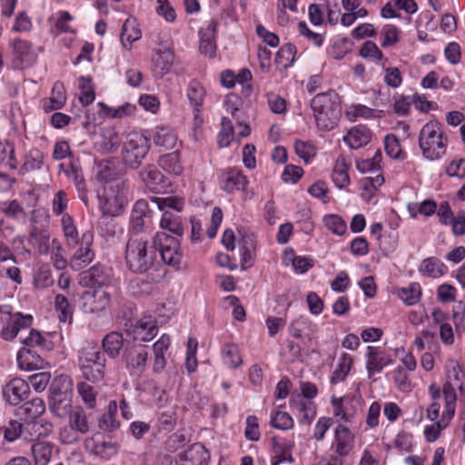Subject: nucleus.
I'll return each mask as SVG.
<instances>
[{"label":"nucleus","instance_id":"nucleus-19","mask_svg":"<svg viewBox=\"0 0 465 465\" xmlns=\"http://www.w3.org/2000/svg\"><path fill=\"white\" fill-rule=\"evenodd\" d=\"M222 189L227 193L233 190H245L248 180L240 170L228 168L222 170L220 174Z\"/></svg>","mask_w":465,"mask_h":465},{"label":"nucleus","instance_id":"nucleus-47","mask_svg":"<svg viewBox=\"0 0 465 465\" xmlns=\"http://www.w3.org/2000/svg\"><path fill=\"white\" fill-rule=\"evenodd\" d=\"M152 203H155L159 210L165 213L166 211L181 212L184 206V201L178 196L153 197Z\"/></svg>","mask_w":465,"mask_h":465},{"label":"nucleus","instance_id":"nucleus-38","mask_svg":"<svg viewBox=\"0 0 465 465\" xmlns=\"http://www.w3.org/2000/svg\"><path fill=\"white\" fill-rule=\"evenodd\" d=\"M315 326L316 325L308 317L300 316L292 322L289 327V331L294 338L300 339L302 338V333H305V335L311 339Z\"/></svg>","mask_w":465,"mask_h":465},{"label":"nucleus","instance_id":"nucleus-1","mask_svg":"<svg viewBox=\"0 0 465 465\" xmlns=\"http://www.w3.org/2000/svg\"><path fill=\"white\" fill-rule=\"evenodd\" d=\"M125 264L133 273L143 274L149 272L156 261L153 242L149 243L143 235H133L127 241L124 252Z\"/></svg>","mask_w":465,"mask_h":465},{"label":"nucleus","instance_id":"nucleus-64","mask_svg":"<svg viewBox=\"0 0 465 465\" xmlns=\"http://www.w3.org/2000/svg\"><path fill=\"white\" fill-rule=\"evenodd\" d=\"M223 354L226 364L232 369L238 368L242 362L239 349L234 344L225 345L223 349Z\"/></svg>","mask_w":465,"mask_h":465},{"label":"nucleus","instance_id":"nucleus-58","mask_svg":"<svg viewBox=\"0 0 465 465\" xmlns=\"http://www.w3.org/2000/svg\"><path fill=\"white\" fill-rule=\"evenodd\" d=\"M222 129L218 134V144L221 148H224L230 145L232 139L233 138V126L232 121L227 117H223L221 121Z\"/></svg>","mask_w":465,"mask_h":465},{"label":"nucleus","instance_id":"nucleus-8","mask_svg":"<svg viewBox=\"0 0 465 465\" xmlns=\"http://www.w3.org/2000/svg\"><path fill=\"white\" fill-rule=\"evenodd\" d=\"M126 331L129 334H133L134 341H150L153 340L158 331L156 321L151 316L146 315L141 319L134 320L130 322V325L127 323Z\"/></svg>","mask_w":465,"mask_h":465},{"label":"nucleus","instance_id":"nucleus-43","mask_svg":"<svg viewBox=\"0 0 465 465\" xmlns=\"http://www.w3.org/2000/svg\"><path fill=\"white\" fill-rule=\"evenodd\" d=\"M352 364V357L346 352L342 353L339 358L338 365L331 377V382L332 384H336L343 381L349 374Z\"/></svg>","mask_w":465,"mask_h":465},{"label":"nucleus","instance_id":"nucleus-30","mask_svg":"<svg viewBox=\"0 0 465 465\" xmlns=\"http://www.w3.org/2000/svg\"><path fill=\"white\" fill-rule=\"evenodd\" d=\"M69 425L81 434H86L90 430V420L92 413L87 414L84 408L77 406L68 415Z\"/></svg>","mask_w":465,"mask_h":465},{"label":"nucleus","instance_id":"nucleus-61","mask_svg":"<svg viewBox=\"0 0 465 465\" xmlns=\"http://www.w3.org/2000/svg\"><path fill=\"white\" fill-rule=\"evenodd\" d=\"M450 420H448V416L443 412L441 420H437L435 424L427 426L424 430V435L428 442L435 441L440 433V430L449 425Z\"/></svg>","mask_w":465,"mask_h":465},{"label":"nucleus","instance_id":"nucleus-48","mask_svg":"<svg viewBox=\"0 0 465 465\" xmlns=\"http://www.w3.org/2000/svg\"><path fill=\"white\" fill-rule=\"evenodd\" d=\"M399 298L407 305L417 303L421 296V288L418 282H412L408 287L398 291Z\"/></svg>","mask_w":465,"mask_h":465},{"label":"nucleus","instance_id":"nucleus-9","mask_svg":"<svg viewBox=\"0 0 465 465\" xmlns=\"http://www.w3.org/2000/svg\"><path fill=\"white\" fill-rule=\"evenodd\" d=\"M148 351L149 347L141 342H134L126 346L124 358L127 369H129L132 373H141L144 371L148 360Z\"/></svg>","mask_w":465,"mask_h":465},{"label":"nucleus","instance_id":"nucleus-24","mask_svg":"<svg viewBox=\"0 0 465 465\" xmlns=\"http://www.w3.org/2000/svg\"><path fill=\"white\" fill-rule=\"evenodd\" d=\"M371 139V130L363 125L351 128L347 135L343 137V141L352 149H358L368 144Z\"/></svg>","mask_w":465,"mask_h":465},{"label":"nucleus","instance_id":"nucleus-49","mask_svg":"<svg viewBox=\"0 0 465 465\" xmlns=\"http://www.w3.org/2000/svg\"><path fill=\"white\" fill-rule=\"evenodd\" d=\"M44 164V153L38 149H31L24 159L22 170L25 172H34L41 169Z\"/></svg>","mask_w":465,"mask_h":465},{"label":"nucleus","instance_id":"nucleus-27","mask_svg":"<svg viewBox=\"0 0 465 465\" xmlns=\"http://www.w3.org/2000/svg\"><path fill=\"white\" fill-rule=\"evenodd\" d=\"M149 213V206L146 200L141 199L136 201L134 203L131 219H130V224H131V231L137 235L144 225V217Z\"/></svg>","mask_w":465,"mask_h":465},{"label":"nucleus","instance_id":"nucleus-32","mask_svg":"<svg viewBox=\"0 0 465 465\" xmlns=\"http://www.w3.org/2000/svg\"><path fill=\"white\" fill-rule=\"evenodd\" d=\"M118 411L117 402L110 401L106 413L98 419V427L105 431L113 432L120 427V422L115 419Z\"/></svg>","mask_w":465,"mask_h":465},{"label":"nucleus","instance_id":"nucleus-60","mask_svg":"<svg viewBox=\"0 0 465 465\" xmlns=\"http://www.w3.org/2000/svg\"><path fill=\"white\" fill-rule=\"evenodd\" d=\"M204 94L203 86L196 80L191 81L187 90V96L193 106L199 107L203 104Z\"/></svg>","mask_w":465,"mask_h":465},{"label":"nucleus","instance_id":"nucleus-59","mask_svg":"<svg viewBox=\"0 0 465 465\" xmlns=\"http://www.w3.org/2000/svg\"><path fill=\"white\" fill-rule=\"evenodd\" d=\"M326 228L332 233L343 235L346 232L347 225L343 219L337 214H327L323 217Z\"/></svg>","mask_w":465,"mask_h":465},{"label":"nucleus","instance_id":"nucleus-6","mask_svg":"<svg viewBox=\"0 0 465 465\" xmlns=\"http://www.w3.org/2000/svg\"><path fill=\"white\" fill-rule=\"evenodd\" d=\"M149 149L150 143L146 136L137 133L129 134L122 151L124 164L132 169H137L147 155Z\"/></svg>","mask_w":465,"mask_h":465},{"label":"nucleus","instance_id":"nucleus-4","mask_svg":"<svg viewBox=\"0 0 465 465\" xmlns=\"http://www.w3.org/2000/svg\"><path fill=\"white\" fill-rule=\"evenodd\" d=\"M104 352L95 348H86L79 356V366L83 377L92 382L102 381L105 373Z\"/></svg>","mask_w":465,"mask_h":465},{"label":"nucleus","instance_id":"nucleus-15","mask_svg":"<svg viewBox=\"0 0 465 465\" xmlns=\"http://www.w3.org/2000/svg\"><path fill=\"white\" fill-rule=\"evenodd\" d=\"M210 453L202 443H193L179 454V465H208Z\"/></svg>","mask_w":465,"mask_h":465},{"label":"nucleus","instance_id":"nucleus-31","mask_svg":"<svg viewBox=\"0 0 465 465\" xmlns=\"http://www.w3.org/2000/svg\"><path fill=\"white\" fill-rule=\"evenodd\" d=\"M48 400L50 411L58 418H65L74 411L72 396L49 397Z\"/></svg>","mask_w":465,"mask_h":465},{"label":"nucleus","instance_id":"nucleus-7","mask_svg":"<svg viewBox=\"0 0 465 465\" xmlns=\"http://www.w3.org/2000/svg\"><path fill=\"white\" fill-rule=\"evenodd\" d=\"M156 253L159 252L163 262L170 266H179L183 258L180 241L167 234L157 232L153 236Z\"/></svg>","mask_w":465,"mask_h":465},{"label":"nucleus","instance_id":"nucleus-5","mask_svg":"<svg viewBox=\"0 0 465 465\" xmlns=\"http://www.w3.org/2000/svg\"><path fill=\"white\" fill-rule=\"evenodd\" d=\"M33 320L31 314L12 313L9 306H0V337L13 341L21 330L31 327Z\"/></svg>","mask_w":465,"mask_h":465},{"label":"nucleus","instance_id":"nucleus-39","mask_svg":"<svg viewBox=\"0 0 465 465\" xmlns=\"http://www.w3.org/2000/svg\"><path fill=\"white\" fill-rule=\"evenodd\" d=\"M176 405L158 410V424L161 430L172 431L176 426Z\"/></svg>","mask_w":465,"mask_h":465},{"label":"nucleus","instance_id":"nucleus-25","mask_svg":"<svg viewBox=\"0 0 465 465\" xmlns=\"http://www.w3.org/2000/svg\"><path fill=\"white\" fill-rule=\"evenodd\" d=\"M174 60V54L170 48L159 49L153 57L154 72L160 77L170 72Z\"/></svg>","mask_w":465,"mask_h":465},{"label":"nucleus","instance_id":"nucleus-26","mask_svg":"<svg viewBox=\"0 0 465 465\" xmlns=\"http://www.w3.org/2000/svg\"><path fill=\"white\" fill-rule=\"evenodd\" d=\"M29 348H22L17 353V363L20 369L25 371H33L39 369L44 364L43 358Z\"/></svg>","mask_w":465,"mask_h":465},{"label":"nucleus","instance_id":"nucleus-53","mask_svg":"<svg viewBox=\"0 0 465 465\" xmlns=\"http://www.w3.org/2000/svg\"><path fill=\"white\" fill-rule=\"evenodd\" d=\"M98 106H100L105 113L106 116L111 118H123L124 116H129L133 114L136 109L134 104L126 103L117 108H112L107 106L103 102L98 103Z\"/></svg>","mask_w":465,"mask_h":465},{"label":"nucleus","instance_id":"nucleus-13","mask_svg":"<svg viewBox=\"0 0 465 465\" xmlns=\"http://www.w3.org/2000/svg\"><path fill=\"white\" fill-rule=\"evenodd\" d=\"M84 310L89 313H98L110 303L111 296L104 290L87 291L83 293Z\"/></svg>","mask_w":465,"mask_h":465},{"label":"nucleus","instance_id":"nucleus-35","mask_svg":"<svg viewBox=\"0 0 465 465\" xmlns=\"http://www.w3.org/2000/svg\"><path fill=\"white\" fill-rule=\"evenodd\" d=\"M447 267L436 257L424 259L419 268L420 273L430 278H439L446 272Z\"/></svg>","mask_w":465,"mask_h":465},{"label":"nucleus","instance_id":"nucleus-18","mask_svg":"<svg viewBox=\"0 0 465 465\" xmlns=\"http://www.w3.org/2000/svg\"><path fill=\"white\" fill-rule=\"evenodd\" d=\"M354 434L345 425L339 424L334 430L331 449L341 457H346L353 448Z\"/></svg>","mask_w":465,"mask_h":465},{"label":"nucleus","instance_id":"nucleus-36","mask_svg":"<svg viewBox=\"0 0 465 465\" xmlns=\"http://www.w3.org/2000/svg\"><path fill=\"white\" fill-rule=\"evenodd\" d=\"M50 235L45 229H41L34 226L29 233V242L35 248L38 249L40 253L46 254L49 252Z\"/></svg>","mask_w":465,"mask_h":465},{"label":"nucleus","instance_id":"nucleus-52","mask_svg":"<svg viewBox=\"0 0 465 465\" xmlns=\"http://www.w3.org/2000/svg\"><path fill=\"white\" fill-rule=\"evenodd\" d=\"M446 369V381L454 383L458 386V390L462 391L463 383L461 374V368L457 361L449 360L445 366Z\"/></svg>","mask_w":465,"mask_h":465},{"label":"nucleus","instance_id":"nucleus-37","mask_svg":"<svg viewBox=\"0 0 465 465\" xmlns=\"http://www.w3.org/2000/svg\"><path fill=\"white\" fill-rule=\"evenodd\" d=\"M159 164L163 170L174 175H181L183 172L179 150L162 155L159 159Z\"/></svg>","mask_w":465,"mask_h":465},{"label":"nucleus","instance_id":"nucleus-57","mask_svg":"<svg viewBox=\"0 0 465 465\" xmlns=\"http://www.w3.org/2000/svg\"><path fill=\"white\" fill-rule=\"evenodd\" d=\"M118 175L114 165L111 162H101L97 166L96 178L104 183L114 181Z\"/></svg>","mask_w":465,"mask_h":465},{"label":"nucleus","instance_id":"nucleus-17","mask_svg":"<svg viewBox=\"0 0 465 465\" xmlns=\"http://www.w3.org/2000/svg\"><path fill=\"white\" fill-rule=\"evenodd\" d=\"M366 356V369L369 378L381 372L385 366L392 362L391 355L378 347L368 346Z\"/></svg>","mask_w":465,"mask_h":465},{"label":"nucleus","instance_id":"nucleus-44","mask_svg":"<svg viewBox=\"0 0 465 465\" xmlns=\"http://www.w3.org/2000/svg\"><path fill=\"white\" fill-rule=\"evenodd\" d=\"M94 258V251L88 246L81 245L71 259V268L74 271H81L86 267Z\"/></svg>","mask_w":465,"mask_h":465},{"label":"nucleus","instance_id":"nucleus-3","mask_svg":"<svg viewBox=\"0 0 465 465\" xmlns=\"http://www.w3.org/2000/svg\"><path fill=\"white\" fill-rule=\"evenodd\" d=\"M440 122L430 121L420 132L419 146L426 159H440L446 152L447 138L440 131Z\"/></svg>","mask_w":465,"mask_h":465},{"label":"nucleus","instance_id":"nucleus-21","mask_svg":"<svg viewBox=\"0 0 465 465\" xmlns=\"http://www.w3.org/2000/svg\"><path fill=\"white\" fill-rule=\"evenodd\" d=\"M67 177L73 181L78 192V196L86 207L89 206V190L86 188L85 180L81 166L75 162H71L66 170Z\"/></svg>","mask_w":465,"mask_h":465},{"label":"nucleus","instance_id":"nucleus-41","mask_svg":"<svg viewBox=\"0 0 465 465\" xmlns=\"http://www.w3.org/2000/svg\"><path fill=\"white\" fill-rule=\"evenodd\" d=\"M160 226L177 236L181 237L183 235L184 230L181 217L171 211H166L163 213Z\"/></svg>","mask_w":465,"mask_h":465},{"label":"nucleus","instance_id":"nucleus-62","mask_svg":"<svg viewBox=\"0 0 465 465\" xmlns=\"http://www.w3.org/2000/svg\"><path fill=\"white\" fill-rule=\"evenodd\" d=\"M295 153L302 158L306 163L316 155L314 145L310 142H304L297 139L294 142Z\"/></svg>","mask_w":465,"mask_h":465},{"label":"nucleus","instance_id":"nucleus-46","mask_svg":"<svg viewBox=\"0 0 465 465\" xmlns=\"http://www.w3.org/2000/svg\"><path fill=\"white\" fill-rule=\"evenodd\" d=\"M296 46L292 44L283 45L275 54V64L281 69H287L292 64L296 54Z\"/></svg>","mask_w":465,"mask_h":465},{"label":"nucleus","instance_id":"nucleus-16","mask_svg":"<svg viewBox=\"0 0 465 465\" xmlns=\"http://www.w3.org/2000/svg\"><path fill=\"white\" fill-rule=\"evenodd\" d=\"M110 275L104 266L100 263L94 264L90 269L80 272L79 282L84 287L94 288L108 284Z\"/></svg>","mask_w":465,"mask_h":465},{"label":"nucleus","instance_id":"nucleus-29","mask_svg":"<svg viewBox=\"0 0 465 465\" xmlns=\"http://www.w3.org/2000/svg\"><path fill=\"white\" fill-rule=\"evenodd\" d=\"M73 396V381L65 374L56 376L49 386V397Z\"/></svg>","mask_w":465,"mask_h":465},{"label":"nucleus","instance_id":"nucleus-50","mask_svg":"<svg viewBox=\"0 0 465 465\" xmlns=\"http://www.w3.org/2000/svg\"><path fill=\"white\" fill-rule=\"evenodd\" d=\"M54 309L58 312V318L61 322H71L73 320V308L68 299L63 294H57L54 297Z\"/></svg>","mask_w":465,"mask_h":465},{"label":"nucleus","instance_id":"nucleus-42","mask_svg":"<svg viewBox=\"0 0 465 465\" xmlns=\"http://www.w3.org/2000/svg\"><path fill=\"white\" fill-rule=\"evenodd\" d=\"M24 348H38L41 351H49L53 350V342L46 340L40 331L32 329L29 335L22 341Z\"/></svg>","mask_w":465,"mask_h":465},{"label":"nucleus","instance_id":"nucleus-28","mask_svg":"<svg viewBox=\"0 0 465 465\" xmlns=\"http://www.w3.org/2000/svg\"><path fill=\"white\" fill-rule=\"evenodd\" d=\"M124 342V340L122 333L111 331L107 333L102 341L103 352L106 353L112 359H114L119 356L123 350Z\"/></svg>","mask_w":465,"mask_h":465},{"label":"nucleus","instance_id":"nucleus-23","mask_svg":"<svg viewBox=\"0 0 465 465\" xmlns=\"http://www.w3.org/2000/svg\"><path fill=\"white\" fill-rule=\"evenodd\" d=\"M42 103L43 109L45 113L62 109L66 103V94L64 84L59 81L55 82L50 97L48 99H44Z\"/></svg>","mask_w":465,"mask_h":465},{"label":"nucleus","instance_id":"nucleus-40","mask_svg":"<svg viewBox=\"0 0 465 465\" xmlns=\"http://www.w3.org/2000/svg\"><path fill=\"white\" fill-rule=\"evenodd\" d=\"M53 444L47 441H37L32 444L31 452L36 465H46L52 456Z\"/></svg>","mask_w":465,"mask_h":465},{"label":"nucleus","instance_id":"nucleus-45","mask_svg":"<svg viewBox=\"0 0 465 465\" xmlns=\"http://www.w3.org/2000/svg\"><path fill=\"white\" fill-rule=\"evenodd\" d=\"M456 389H458L457 385L445 380L442 393L445 400L444 412L446 416H448V420H451L455 413L457 401Z\"/></svg>","mask_w":465,"mask_h":465},{"label":"nucleus","instance_id":"nucleus-54","mask_svg":"<svg viewBox=\"0 0 465 465\" xmlns=\"http://www.w3.org/2000/svg\"><path fill=\"white\" fill-rule=\"evenodd\" d=\"M79 88L81 90L79 100L82 105L86 106L92 104L94 100L95 94L91 83V78L85 76L79 77Z\"/></svg>","mask_w":465,"mask_h":465},{"label":"nucleus","instance_id":"nucleus-55","mask_svg":"<svg viewBox=\"0 0 465 465\" xmlns=\"http://www.w3.org/2000/svg\"><path fill=\"white\" fill-rule=\"evenodd\" d=\"M291 407L296 409L302 415L301 422L310 425L316 415V409L312 402L302 401L291 402Z\"/></svg>","mask_w":465,"mask_h":465},{"label":"nucleus","instance_id":"nucleus-14","mask_svg":"<svg viewBox=\"0 0 465 465\" xmlns=\"http://www.w3.org/2000/svg\"><path fill=\"white\" fill-rule=\"evenodd\" d=\"M3 393L8 403L18 405L27 400L30 393V386L23 379L15 378L5 386Z\"/></svg>","mask_w":465,"mask_h":465},{"label":"nucleus","instance_id":"nucleus-33","mask_svg":"<svg viewBox=\"0 0 465 465\" xmlns=\"http://www.w3.org/2000/svg\"><path fill=\"white\" fill-rule=\"evenodd\" d=\"M153 141L157 146L171 149L176 144L177 135L168 127L157 126L153 131Z\"/></svg>","mask_w":465,"mask_h":465},{"label":"nucleus","instance_id":"nucleus-22","mask_svg":"<svg viewBox=\"0 0 465 465\" xmlns=\"http://www.w3.org/2000/svg\"><path fill=\"white\" fill-rule=\"evenodd\" d=\"M45 411V404L40 398H33L25 401L17 410V415L25 422H32L40 417Z\"/></svg>","mask_w":465,"mask_h":465},{"label":"nucleus","instance_id":"nucleus-51","mask_svg":"<svg viewBox=\"0 0 465 465\" xmlns=\"http://www.w3.org/2000/svg\"><path fill=\"white\" fill-rule=\"evenodd\" d=\"M348 169L349 167L344 159L341 162L338 161L333 168L331 178L335 185L340 189L344 188L350 183Z\"/></svg>","mask_w":465,"mask_h":465},{"label":"nucleus","instance_id":"nucleus-20","mask_svg":"<svg viewBox=\"0 0 465 465\" xmlns=\"http://www.w3.org/2000/svg\"><path fill=\"white\" fill-rule=\"evenodd\" d=\"M239 232L242 234V238L239 241L241 268L242 270H246L253 263L256 252V242L253 234L247 232L242 233L241 231H239Z\"/></svg>","mask_w":465,"mask_h":465},{"label":"nucleus","instance_id":"nucleus-56","mask_svg":"<svg viewBox=\"0 0 465 465\" xmlns=\"http://www.w3.org/2000/svg\"><path fill=\"white\" fill-rule=\"evenodd\" d=\"M77 391L87 408L94 409L95 407L97 391L94 386L82 381L77 384Z\"/></svg>","mask_w":465,"mask_h":465},{"label":"nucleus","instance_id":"nucleus-63","mask_svg":"<svg viewBox=\"0 0 465 465\" xmlns=\"http://www.w3.org/2000/svg\"><path fill=\"white\" fill-rule=\"evenodd\" d=\"M1 211L7 216L13 219H19L25 217V212L17 200L3 202L0 204Z\"/></svg>","mask_w":465,"mask_h":465},{"label":"nucleus","instance_id":"nucleus-12","mask_svg":"<svg viewBox=\"0 0 465 465\" xmlns=\"http://www.w3.org/2000/svg\"><path fill=\"white\" fill-rule=\"evenodd\" d=\"M36 54L32 49L29 41L15 39L13 43L12 64L13 67L23 69L35 61Z\"/></svg>","mask_w":465,"mask_h":465},{"label":"nucleus","instance_id":"nucleus-34","mask_svg":"<svg viewBox=\"0 0 465 465\" xmlns=\"http://www.w3.org/2000/svg\"><path fill=\"white\" fill-rule=\"evenodd\" d=\"M142 36L141 30L136 27L135 20L128 18L123 24L120 40L125 49H131L132 44Z\"/></svg>","mask_w":465,"mask_h":465},{"label":"nucleus","instance_id":"nucleus-11","mask_svg":"<svg viewBox=\"0 0 465 465\" xmlns=\"http://www.w3.org/2000/svg\"><path fill=\"white\" fill-rule=\"evenodd\" d=\"M139 177L144 186L151 192L159 193L170 184L167 178L154 164H149L139 172Z\"/></svg>","mask_w":465,"mask_h":465},{"label":"nucleus","instance_id":"nucleus-10","mask_svg":"<svg viewBox=\"0 0 465 465\" xmlns=\"http://www.w3.org/2000/svg\"><path fill=\"white\" fill-rule=\"evenodd\" d=\"M84 448L94 456L104 460H109L117 453V444L105 440L104 434L97 432L92 437L85 439Z\"/></svg>","mask_w":465,"mask_h":465},{"label":"nucleus","instance_id":"nucleus-2","mask_svg":"<svg viewBox=\"0 0 465 465\" xmlns=\"http://www.w3.org/2000/svg\"><path fill=\"white\" fill-rule=\"evenodd\" d=\"M316 125L321 131H331L341 116V100L334 90L318 94L311 101Z\"/></svg>","mask_w":465,"mask_h":465}]
</instances>
